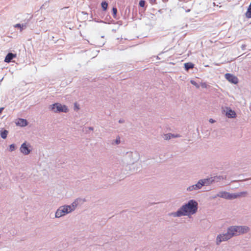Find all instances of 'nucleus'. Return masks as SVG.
Wrapping results in <instances>:
<instances>
[{"label": "nucleus", "mask_w": 251, "mask_h": 251, "mask_svg": "<svg viewBox=\"0 0 251 251\" xmlns=\"http://www.w3.org/2000/svg\"><path fill=\"white\" fill-rule=\"evenodd\" d=\"M15 27H20L21 28V31L22 30V28L24 26V25H21L20 24H17L14 26Z\"/></svg>", "instance_id": "aec40b11"}, {"label": "nucleus", "mask_w": 251, "mask_h": 251, "mask_svg": "<svg viewBox=\"0 0 251 251\" xmlns=\"http://www.w3.org/2000/svg\"><path fill=\"white\" fill-rule=\"evenodd\" d=\"M149 1H150V2L151 4H154L156 3V0H149Z\"/></svg>", "instance_id": "5701e85b"}, {"label": "nucleus", "mask_w": 251, "mask_h": 251, "mask_svg": "<svg viewBox=\"0 0 251 251\" xmlns=\"http://www.w3.org/2000/svg\"><path fill=\"white\" fill-rule=\"evenodd\" d=\"M15 147L14 144H11L10 145V146H9L10 151H12L15 150Z\"/></svg>", "instance_id": "6ab92c4d"}, {"label": "nucleus", "mask_w": 251, "mask_h": 251, "mask_svg": "<svg viewBox=\"0 0 251 251\" xmlns=\"http://www.w3.org/2000/svg\"><path fill=\"white\" fill-rule=\"evenodd\" d=\"M139 4L140 6H141L142 7H143L145 6V1L144 0H141L139 1Z\"/></svg>", "instance_id": "a211bd4d"}, {"label": "nucleus", "mask_w": 251, "mask_h": 251, "mask_svg": "<svg viewBox=\"0 0 251 251\" xmlns=\"http://www.w3.org/2000/svg\"><path fill=\"white\" fill-rule=\"evenodd\" d=\"M198 209V203L194 200H190L187 204L183 205L179 210L174 214V216L189 215L196 212Z\"/></svg>", "instance_id": "f03ea898"}, {"label": "nucleus", "mask_w": 251, "mask_h": 251, "mask_svg": "<svg viewBox=\"0 0 251 251\" xmlns=\"http://www.w3.org/2000/svg\"><path fill=\"white\" fill-rule=\"evenodd\" d=\"M120 142V138L119 137L118 138H117L116 140V143L117 144H119Z\"/></svg>", "instance_id": "b1692460"}, {"label": "nucleus", "mask_w": 251, "mask_h": 251, "mask_svg": "<svg viewBox=\"0 0 251 251\" xmlns=\"http://www.w3.org/2000/svg\"><path fill=\"white\" fill-rule=\"evenodd\" d=\"M245 15L247 18H251V8L248 7Z\"/></svg>", "instance_id": "2eb2a0df"}, {"label": "nucleus", "mask_w": 251, "mask_h": 251, "mask_svg": "<svg viewBox=\"0 0 251 251\" xmlns=\"http://www.w3.org/2000/svg\"><path fill=\"white\" fill-rule=\"evenodd\" d=\"M209 121H210V122H211V123H213V122H214V120H212V119H210Z\"/></svg>", "instance_id": "bb28decb"}, {"label": "nucleus", "mask_w": 251, "mask_h": 251, "mask_svg": "<svg viewBox=\"0 0 251 251\" xmlns=\"http://www.w3.org/2000/svg\"><path fill=\"white\" fill-rule=\"evenodd\" d=\"M177 135H174L172 134H167L164 135V137L166 140L170 139L171 137H176Z\"/></svg>", "instance_id": "4468645a"}, {"label": "nucleus", "mask_w": 251, "mask_h": 251, "mask_svg": "<svg viewBox=\"0 0 251 251\" xmlns=\"http://www.w3.org/2000/svg\"><path fill=\"white\" fill-rule=\"evenodd\" d=\"M16 57V54H13L12 53H8L4 59V61L6 63H9L11 62V60L15 58Z\"/></svg>", "instance_id": "1a4fd4ad"}, {"label": "nucleus", "mask_w": 251, "mask_h": 251, "mask_svg": "<svg viewBox=\"0 0 251 251\" xmlns=\"http://www.w3.org/2000/svg\"><path fill=\"white\" fill-rule=\"evenodd\" d=\"M75 109H76L77 110L79 109L78 106L77 105L76 103H75Z\"/></svg>", "instance_id": "393cba45"}, {"label": "nucleus", "mask_w": 251, "mask_h": 251, "mask_svg": "<svg viewBox=\"0 0 251 251\" xmlns=\"http://www.w3.org/2000/svg\"><path fill=\"white\" fill-rule=\"evenodd\" d=\"M21 151L24 154L27 155L30 153V150L28 149L25 143H23L21 148Z\"/></svg>", "instance_id": "6e6552de"}, {"label": "nucleus", "mask_w": 251, "mask_h": 251, "mask_svg": "<svg viewBox=\"0 0 251 251\" xmlns=\"http://www.w3.org/2000/svg\"><path fill=\"white\" fill-rule=\"evenodd\" d=\"M249 230V228L247 226H237L231 227L228 228L226 233L220 234L217 236L216 239L217 244H219L222 241H226L233 236L246 233Z\"/></svg>", "instance_id": "f257e3e1"}, {"label": "nucleus", "mask_w": 251, "mask_h": 251, "mask_svg": "<svg viewBox=\"0 0 251 251\" xmlns=\"http://www.w3.org/2000/svg\"><path fill=\"white\" fill-rule=\"evenodd\" d=\"M3 109V108H0V114L2 112Z\"/></svg>", "instance_id": "a878e982"}, {"label": "nucleus", "mask_w": 251, "mask_h": 251, "mask_svg": "<svg viewBox=\"0 0 251 251\" xmlns=\"http://www.w3.org/2000/svg\"><path fill=\"white\" fill-rule=\"evenodd\" d=\"M117 12V8L116 7H113V8H112V14H113V17L115 18L116 17Z\"/></svg>", "instance_id": "f3484780"}, {"label": "nucleus", "mask_w": 251, "mask_h": 251, "mask_svg": "<svg viewBox=\"0 0 251 251\" xmlns=\"http://www.w3.org/2000/svg\"><path fill=\"white\" fill-rule=\"evenodd\" d=\"M8 131L6 130H4L1 131L0 133L1 137L3 139H6L8 134Z\"/></svg>", "instance_id": "ddd939ff"}, {"label": "nucleus", "mask_w": 251, "mask_h": 251, "mask_svg": "<svg viewBox=\"0 0 251 251\" xmlns=\"http://www.w3.org/2000/svg\"><path fill=\"white\" fill-rule=\"evenodd\" d=\"M51 110L54 112H67L68 111L67 107L66 105H62L58 103L53 104L51 105Z\"/></svg>", "instance_id": "423d86ee"}, {"label": "nucleus", "mask_w": 251, "mask_h": 251, "mask_svg": "<svg viewBox=\"0 0 251 251\" xmlns=\"http://www.w3.org/2000/svg\"><path fill=\"white\" fill-rule=\"evenodd\" d=\"M245 192H241L237 194H230L226 192H221L219 194V196L221 198H223L226 199H234L238 197H241L242 196H244L245 195Z\"/></svg>", "instance_id": "20e7f679"}, {"label": "nucleus", "mask_w": 251, "mask_h": 251, "mask_svg": "<svg viewBox=\"0 0 251 251\" xmlns=\"http://www.w3.org/2000/svg\"><path fill=\"white\" fill-rule=\"evenodd\" d=\"M191 83L194 85L196 86L197 88H199V85L194 80H191Z\"/></svg>", "instance_id": "412c9836"}, {"label": "nucleus", "mask_w": 251, "mask_h": 251, "mask_svg": "<svg viewBox=\"0 0 251 251\" xmlns=\"http://www.w3.org/2000/svg\"><path fill=\"white\" fill-rule=\"evenodd\" d=\"M74 204L73 203L72 205H65L60 207L56 212L55 217H60L74 210L76 206V204Z\"/></svg>", "instance_id": "7ed1b4c3"}, {"label": "nucleus", "mask_w": 251, "mask_h": 251, "mask_svg": "<svg viewBox=\"0 0 251 251\" xmlns=\"http://www.w3.org/2000/svg\"><path fill=\"white\" fill-rule=\"evenodd\" d=\"M212 180L210 178L200 180L197 184L189 187L187 188L188 191L200 189L203 185L209 184Z\"/></svg>", "instance_id": "39448f33"}, {"label": "nucleus", "mask_w": 251, "mask_h": 251, "mask_svg": "<svg viewBox=\"0 0 251 251\" xmlns=\"http://www.w3.org/2000/svg\"><path fill=\"white\" fill-rule=\"evenodd\" d=\"M184 67L185 70L188 71L190 69H193L194 65L192 63L188 62L184 64Z\"/></svg>", "instance_id": "9b49d317"}, {"label": "nucleus", "mask_w": 251, "mask_h": 251, "mask_svg": "<svg viewBox=\"0 0 251 251\" xmlns=\"http://www.w3.org/2000/svg\"><path fill=\"white\" fill-rule=\"evenodd\" d=\"M225 78L230 83L236 84L238 82V78L231 74L226 73L225 74Z\"/></svg>", "instance_id": "0eeeda50"}, {"label": "nucleus", "mask_w": 251, "mask_h": 251, "mask_svg": "<svg viewBox=\"0 0 251 251\" xmlns=\"http://www.w3.org/2000/svg\"><path fill=\"white\" fill-rule=\"evenodd\" d=\"M18 124H19V125H20L21 126H26L27 124V121L26 120L20 119H19V120L18 121Z\"/></svg>", "instance_id": "f8f14e48"}, {"label": "nucleus", "mask_w": 251, "mask_h": 251, "mask_svg": "<svg viewBox=\"0 0 251 251\" xmlns=\"http://www.w3.org/2000/svg\"><path fill=\"white\" fill-rule=\"evenodd\" d=\"M201 86L203 88H206L207 87V85L206 83H202L201 84Z\"/></svg>", "instance_id": "4be33fe9"}, {"label": "nucleus", "mask_w": 251, "mask_h": 251, "mask_svg": "<svg viewBox=\"0 0 251 251\" xmlns=\"http://www.w3.org/2000/svg\"><path fill=\"white\" fill-rule=\"evenodd\" d=\"M108 6V3L106 1H102L101 2V7L104 11H105Z\"/></svg>", "instance_id": "dca6fc26"}, {"label": "nucleus", "mask_w": 251, "mask_h": 251, "mask_svg": "<svg viewBox=\"0 0 251 251\" xmlns=\"http://www.w3.org/2000/svg\"><path fill=\"white\" fill-rule=\"evenodd\" d=\"M226 115L228 118H235L236 117V113L231 109H229L226 113Z\"/></svg>", "instance_id": "9d476101"}]
</instances>
